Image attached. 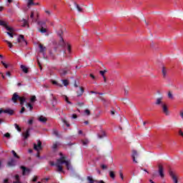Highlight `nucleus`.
I'll return each instance as SVG.
<instances>
[{
	"instance_id": "09e8293b",
	"label": "nucleus",
	"mask_w": 183,
	"mask_h": 183,
	"mask_svg": "<svg viewBox=\"0 0 183 183\" xmlns=\"http://www.w3.org/2000/svg\"><path fill=\"white\" fill-rule=\"evenodd\" d=\"M4 137H5L6 138H10L11 134H10L9 133H6V134H4Z\"/></svg>"
},
{
	"instance_id": "f704fd0d",
	"label": "nucleus",
	"mask_w": 183,
	"mask_h": 183,
	"mask_svg": "<svg viewBox=\"0 0 183 183\" xmlns=\"http://www.w3.org/2000/svg\"><path fill=\"white\" fill-rule=\"evenodd\" d=\"M30 101H31V102H35L36 101V97L31 96Z\"/></svg>"
},
{
	"instance_id": "6e6552de",
	"label": "nucleus",
	"mask_w": 183,
	"mask_h": 183,
	"mask_svg": "<svg viewBox=\"0 0 183 183\" xmlns=\"http://www.w3.org/2000/svg\"><path fill=\"white\" fill-rule=\"evenodd\" d=\"M34 149L37 151V152H39L42 149V142L41 141H38L37 145L36 144H34Z\"/></svg>"
},
{
	"instance_id": "69168bd1",
	"label": "nucleus",
	"mask_w": 183,
	"mask_h": 183,
	"mask_svg": "<svg viewBox=\"0 0 183 183\" xmlns=\"http://www.w3.org/2000/svg\"><path fill=\"white\" fill-rule=\"evenodd\" d=\"M0 11H4V7L3 6H0Z\"/></svg>"
},
{
	"instance_id": "0e129e2a",
	"label": "nucleus",
	"mask_w": 183,
	"mask_h": 183,
	"mask_svg": "<svg viewBox=\"0 0 183 183\" xmlns=\"http://www.w3.org/2000/svg\"><path fill=\"white\" fill-rule=\"evenodd\" d=\"M4 183H8V179H5L4 181Z\"/></svg>"
},
{
	"instance_id": "f257e3e1",
	"label": "nucleus",
	"mask_w": 183,
	"mask_h": 183,
	"mask_svg": "<svg viewBox=\"0 0 183 183\" xmlns=\"http://www.w3.org/2000/svg\"><path fill=\"white\" fill-rule=\"evenodd\" d=\"M59 155L61 157L59 159H57L56 164L54 162H50L49 164L51 167H54V165H55V167L57 168L56 169L57 172H64V167L62 166V164H65L66 169H69L70 164L69 162L65 159V157H64V154H62V153H60Z\"/></svg>"
},
{
	"instance_id": "f3484780",
	"label": "nucleus",
	"mask_w": 183,
	"mask_h": 183,
	"mask_svg": "<svg viewBox=\"0 0 183 183\" xmlns=\"http://www.w3.org/2000/svg\"><path fill=\"white\" fill-rule=\"evenodd\" d=\"M132 159H133V162L137 164V162H137V160H135V157H138V153L137 152V151L132 150Z\"/></svg>"
},
{
	"instance_id": "c9c22d12",
	"label": "nucleus",
	"mask_w": 183,
	"mask_h": 183,
	"mask_svg": "<svg viewBox=\"0 0 183 183\" xmlns=\"http://www.w3.org/2000/svg\"><path fill=\"white\" fill-rule=\"evenodd\" d=\"M81 142L83 145H88V144H89V141H88V139L82 140Z\"/></svg>"
},
{
	"instance_id": "9d476101",
	"label": "nucleus",
	"mask_w": 183,
	"mask_h": 183,
	"mask_svg": "<svg viewBox=\"0 0 183 183\" xmlns=\"http://www.w3.org/2000/svg\"><path fill=\"white\" fill-rule=\"evenodd\" d=\"M159 170V175L160 176L161 178H164V177H165V174H164V166H162V164H159L158 166Z\"/></svg>"
},
{
	"instance_id": "ddd939ff",
	"label": "nucleus",
	"mask_w": 183,
	"mask_h": 183,
	"mask_svg": "<svg viewBox=\"0 0 183 183\" xmlns=\"http://www.w3.org/2000/svg\"><path fill=\"white\" fill-rule=\"evenodd\" d=\"M6 31H9L6 32L7 35H9L11 38H14V29L11 27H6Z\"/></svg>"
},
{
	"instance_id": "39448f33",
	"label": "nucleus",
	"mask_w": 183,
	"mask_h": 183,
	"mask_svg": "<svg viewBox=\"0 0 183 183\" xmlns=\"http://www.w3.org/2000/svg\"><path fill=\"white\" fill-rule=\"evenodd\" d=\"M39 5H41V4L39 2L35 3V0H27V2H26L27 9H23V10L27 11L28 9H30L31 6H36Z\"/></svg>"
},
{
	"instance_id": "7ed1b4c3",
	"label": "nucleus",
	"mask_w": 183,
	"mask_h": 183,
	"mask_svg": "<svg viewBox=\"0 0 183 183\" xmlns=\"http://www.w3.org/2000/svg\"><path fill=\"white\" fill-rule=\"evenodd\" d=\"M18 99L20 102V105H24V104H25V101H26V97L25 96L19 97L18 93H14L12 96L11 101H13L14 104H16V102H18Z\"/></svg>"
},
{
	"instance_id": "c756f323",
	"label": "nucleus",
	"mask_w": 183,
	"mask_h": 183,
	"mask_svg": "<svg viewBox=\"0 0 183 183\" xmlns=\"http://www.w3.org/2000/svg\"><path fill=\"white\" fill-rule=\"evenodd\" d=\"M100 74L101 75L103 76L104 79V82H107V78H105V71H100Z\"/></svg>"
},
{
	"instance_id": "423d86ee",
	"label": "nucleus",
	"mask_w": 183,
	"mask_h": 183,
	"mask_svg": "<svg viewBox=\"0 0 183 183\" xmlns=\"http://www.w3.org/2000/svg\"><path fill=\"white\" fill-rule=\"evenodd\" d=\"M169 175L171 177L174 183H178L179 176L175 172L172 171V169H169Z\"/></svg>"
},
{
	"instance_id": "5701e85b",
	"label": "nucleus",
	"mask_w": 183,
	"mask_h": 183,
	"mask_svg": "<svg viewBox=\"0 0 183 183\" xmlns=\"http://www.w3.org/2000/svg\"><path fill=\"white\" fill-rule=\"evenodd\" d=\"M39 48L40 49V52H41L42 54H44V52L46 51V47L44 46L41 44L39 45Z\"/></svg>"
},
{
	"instance_id": "a878e982",
	"label": "nucleus",
	"mask_w": 183,
	"mask_h": 183,
	"mask_svg": "<svg viewBox=\"0 0 183 183\" xmlns=\"http://www.w3.org/2000/svg\"><path fill=\"white\" fill-rule=\"evenodd\" d=\"M39 121H40V122H46L47 119H46V117H45L44 116H41L39 118Z\"/></svg>"
},
{
	"instance_id": "412c9836",
	"label": "nucleus",
	"mask_w": 183,
	"mask_h": 183,
	"mask_svg": "<svg viewBox=\"0 0 183 183\" xmlns=\"http://www.w3.org/2000/svg\"><path fill=\"white\" fill-rule=\"evenodd\" d=\"M40 25L41 26V28L40 29V32H41V34H45V32H46V29L44 27L45 23H41Z\"/></svg>"
},
{
	"instance_id": "cd10ccee",
	"label": "nucleus",
	"mask_w": 183,
	"mask_h": 183,
	"mask_svg": "<svg viewBox=\"0 0 183 183\" xmlns=\"http://www.w3.org/2000/svg\"><path fill=\"white\" fill-rule=\"evenodd\" d=\"M3 41L4 42H6V44H7L9 47L12 48V46H14V45H12V43H11V41L8 40H3Z\"/></svg>"
},
{
	"instance_id": "49530a36",
	"label": "nucleus",
	"mask_w": 183,
	"mask_h": 183,
	"mask_svg": "<svg viewBox=\"0 0 183 183\" xmlns=\"http://www.w3.org/2000/svg\"><path fill=\"white\" fill-rule=\"evenodd\" d=\"M53 134L54 135H56V137H59V135L58 134V131L57 130H54Z\"/></svg>"
},
{
	"instance_id": "c85d7f7f",
	"label": "nucleus",
	"mask_w": 183,
	"mask_h": 183,
	"mask_svg": "<svg viewBox=\"0 0 183 183\" xmlns=\"http://www.w3.org/2000/svg\"><path fill=\"white\" fill-rule=\"evenodd\" d=\"M45 14H46V16H51V10L45 9L44 10Z\"/></svg>"
},
{
	"instance_id": "0eeeda50",
	"label": "nucleus",
	"mask_w": 183,
	"mask_h": 183,
	"mask_svg": "<svg viewBox=\"0 0 183 183\" xmlns=\"http://www.w3.org/2000/svg\"><path fill=\"white\" fill-rule=\"evenodd\" d=\"M17 41H18L19 44H21V45L23 46H25L28 44L26 42V41L25 40V37L22 34L19 36V38H18Z\"/></svg>"
},
{
	"instance_id": "6ab92c4d",
	"label": "nucleus",
	"mask_w": 183,
	"mask_h": 183,
	"mask_svg": "<svg viewBox=\"0 0 183 183\" xmlns=\"http://www.w3.org/2000/svg\"><path fill=\"white\" fill-rule=\"evenodd\" d=\"M98 137H99V138H104V137H107V134L105 133V132L104 130H101L98 133Z\"/></svg>"
},
{
	"instance_id": "864d4df0",
	"label": "nucleus",
	"mask_w": 183,
	"mask_h": 183,
	"mask_svg": "<svg viewBox=\"0 0 183 183\" xmlns=\"http://www.w3.org/2000/svg\"><path fill=\"white\" fill-rule=\"evenodd\" d=\"M119 175H120V177L122 178V179H124V174H122V172H119Z\"/></svg>"
},
{
	"instance_id": "4d7b16f0",
	"label": "nucleus",
	"mask_w": 183,
	"mask_h": 183,
	"mask_svg": "<svg viewBox=\"0 0 183 183\" xmlns=\"http://www.w3.org/2000/svg\"><path fill=\"white\" fill-rule=\"evenodd\" d=\"M0 75H1V78H3V79H5V75H4L2 72H0Z\"/></svg>"
},
{
	"instance_id": "f03ea898",
	"label": "nucleus",
	"mask_w": 183,
	"mask_h": 183,
	"mask_svg": "<svg viewBox=\"0 0 183 183\" xmlns=\"http://www.w3.org/2000/svg\"><path fill=\"white\" fill-rule=\"evenodd\" d=\"M162 97L158 98L156 99L155 104L156 105H161L162 111L164 115H169V110L168 109V105L167 103L162 101Z\"/></svg>"
},
{
	"instance_id": "473e14b6",
	"label": "nucleus",
	"mask_w": 183,
	"mask_h": 183,
	"mask_svg": "<svg viewBox=\"0 0 183 183\" xmlns=\"http://www.w3.org/2000/svg\"><path fill=\"white\" fill-rule=\"evenodd\" d=\"M84 114H85V115L89 116V115H91V111H89V109H86L84 110Z\"/></svg>"
},
{
	"instance_id": "13d9d810",
	"label": "nucleus",
	"mask_w": 183,
	"mask_h": 183,
	"mask_svg": "<svg viewBox=\"0 0 183 183\" xmlns=\"http://www.w3.org/2000/svg\"><path fill=\"white\" fill-rule=\"evenodd\" d=\"M180 117L183 119V110L180 111Z\"/></svg>"
},
{
	"instance_id": "8fccbe9b",
	"label": "nucleus",
	"mask_w": 183,
	"mask_h": 183,
	"mask_svg": "<svg viewBox=\"0 0 183 183\" xmlns=\"http://www.w3.org/2000/svg\"><path fill=\"white\" fill-rule=\"evenodd\" d=\"M73 119H76V118H78V116L76 114H72Z\"/></svg>"
},
{
	"instance_id": "052dcab7",
	"label": "nucleus",
	"mask_w": 183,
	"mask_h": 183,
	"mask_svg": "<svg viewBox=\"0 0 183 183\" xmlns=\"http://www.w3.org/2000/svg\"><path fill=\"white\" fill-rule=\"evenodd\" d=\"M90 76H91V78H92V79H95V76H94L93 74H90Z\"/></svg>"
},
{
	"instance_id": "7c9ffc66",
	"label": "nucleus",
	"mask_w": 183,
	"mask_h": 183,
	"mask_svg": "<svg viewBox=\"0 0 183 183\" xmlns=\"http://www.w3.org/2000/svg\"><path fill=\"white\" fill-rule=\"evenodd\" d=\"M64 86H68L69 81L67 79L62 80Z\"/></svg>"
},
{
	"instance_id": "774afa93",
	"label": "nucleus",
	"mask_w": 183,
	"mask_h": 183,
	"mask_svg": "<svg viewBox=\"0 0 183 183\" xmlns=\"http://www.w3.org/2000/svg\"><path fill=\"white\" fill-rule=\"evenodd\" d=\"M98 183H104V181H99Z\"/></svg>"
},
{
	"instance_id": "a19ab883",
	"label": "nucleus",
	"mask_w": 183,
	"mask_h": 183,
	"mask_svg": "<svg viewBox=\"0 0 183 183\" xmlns=\"http://www.w3.org/2000/svg\"><path fill=\"white\" fill-rule=\"evenodd\" d=\"M76 9L79 11V12H82V8H81L79 5L76 4Z\"/></svg>"
},
{
	"instance_id": "f8f14e48",
	"label": "nucleus",
	"mask_w": 183,
	"mask_h": 183,
	"mask_svg": "<svg viewBox=\"0 0 183 183\" xmlns=\"http://www.w3.org/2000/svg\"><path fill=\"white\" fill-rule=\"evenodd\" d=\"M162 74L163 78H167V75H168V69L165 66H162Z\"/></svg>"
},
{
	"instance_id": "1a4fd4ad",
	"label": "nucleus",
	"mask_w": 183,
	"mask_h": 183,
	"mask_svg": "<svg viewBox=\"0 0 183 183\" xmlns=\"http://www.w3.org/2000/svg\"><path fill=\"white\" fill-rule=\"evenodd\" d=\"M2 112H4V114H9V115H13L14 114V110L11 109H6L4 110L0 109V114H2ZM2 122V119H0V124Z\"/></svg>"
},
{
	"instance_id": "37998d69",
	"label": "nucleus",
	"mask_w": 183,
	"mask_h": 183,
	"mask_svg": "<svg viewBox=\"0 0 183 183\" xmlns=\"http://www.w3.org/2000/svg\"><path fill=\"white\" fill-rule=\"evenodd\" d=\"M101 168H102V169H107L108 168V166H107L105 164H102Z\"/></svg>"
},
{
	"instance_id": "338daca9",
	"label": "nucleus",
	"mask_w": 183,
	"mask_h": 183,
	"mask_svg": "<svg viewBox=\"0 0 183 183\" xmlns=\"http://www.w3.org/2000/svg\"><path fill=\"white\" fill-rule=\"evenodd\" d=\"M79 134H82V131H81V130H79Z\"/></svg>"
},
{
	"instance_id": "3c124183",
	"label": "nucleus",
	"mask_w": 183,
	"mask_h": 183,
	"mask_svg": "<svg viewBox=\"0 0 183 183\" xmlns=\"http://www.w3.org/2000/svg\"><path fill=\"white\" fill-rule=\"evenodd\" d=\"M30 18H31V19H34V11H31Z\"/></svg>"
},
{
	"instance_id": "6e6d98bb",
	"label": "nucleus",
	"mask_w": 183,
	"mask_h": 183,
	"mask_svg": "<svg viewBox=\"0 0 183 183\" xmlns=\"http://www.w3.org/2000/svg\"><path fill=\"white\" fill-rule=\"evenodd\" d=\"M51 83H52L54 85H57V84H58V83H57L56 81H55V80L51 81Z\"/></svg>"
},
{
	"instance_id": "ea45409f",
	"label": "nucleus",
	"mask_w": 183,
	"mask_h": 183,
	"mask_svg": "<svg viewBox=\"0 0 183 183\" xmlns=\"http://www.w3.org/2000/svg\"><path fill=\"white\" fill-rule=\"evenodd\" d=\"M1 64H2L3 66H4V68H6V69H7L8 66H9V64H6L5 62H4V61H1Z\"/></svg>"
},
{
	"instance_id": "aec40b11",
	"label": "nucleus",
	"mask_w": 183,
	"mask_h": 183,
	"mask_svg": "<svg viewBox=\"0 0 183 183\" xmlns=\"http://www.w3.org/2000/svg\"><path fill=\"white\" fill-rule=\"evenodd\" d=\"M20 68L22 69L23 72H24V74H28V72H29L28 68L25 66V65H21Z\"/></svg>"
},
{
	"instance_id": "4468645a",
	"label": "nucleus",
	"mask_w": 183,
	"mask_h": 183,
	"mask_svg": "<svg viewBox=\"0 0 183 183\" xmlns=\"http://www.w3.org/2000/svg\"><path fill=\"white\" fill-rule=\"evenodd\" d=\"M22 172H23V175H28L29 174V172H31V170L29 169H26V167L21 166V167Z\"/></svg>"
},
{
	"instance_id": "a211bd4d",
	"label": "nucleus",
	"mask_w": 183,
	"mask_h": 183,
	"mask_svg": "<svg viewBox=\"0 0 183 183\" xmlns=\"http://www.w3.org/2000/svg\"><path fill=\"white\" fill-rule=\"evenodd\" d=\"M24 139L29 138V129H28L24 133H22Z\"/></svg>"
},
{
	"instance_id": "e433bc0d",
	"label": "nucleus",
	"mask_w": 183,
	"mask_h": 183,
	"mask_svg": "<svg viewBox=\"0 0 183 183\" xmlns=\"http://www.w3.org/2000/svg\"><path fill=\"white\" fill-rule=\"evenodd\" d=\"M168 98L169 99H174V96L172 95V93H171V92L168 93Z\"/></svg>"
},
{
	"instance_id": "2f4dec72",
	"label": "nucleus",
	"mask_w": 183,
	"mask_h": 183,
	"mask_svg": "<svg viewBox=\"0 0 183 183\" xmlns=\"http://www.w3.org/2000/svg\"><path fill=\"white\" fill-rule=\"evenodd\" d=\"M13 155H14V158H17V159H19V156H18V154H16V152H15V151H11Z\"/></svg>"
},
{
	"instance_id": "680f3d73",
	"label": "nucleus",
	"mask_w": 183,
	"mask_h": 183,
	"mask_svg": "<svg viewBox=\"0 0 183 183\" xmlns=\"http://www.w3.org/2000/svg\"><path fill=\"white\" fill-rule=\"evenodd\" d=\"M79 107H82L84 105V103H78Z\"/></svg>"
},
{
	"instance_id": "72a5a7b5",
	"label": "nucleus",
	"mask_w": 183,
	"mask_h": 183,
	"mask_svg": "<svg viewBox=\"0 0 183 183\" xmlns=\"http://www.w3.org/2000/svg\"><path fill=\"white\" fill-rule=\"evenodd\" d=\"M14 127H15L16 129H17V131H19V132H21V127H19V125H18L17 124H15Z\"/></svg>"
},
{
	"instance_id": "4c0bfd02",
	"label": "nucleus",
	"mask_w": 183,
	"mask_h": 183,
	"mask_svg": "<svg viewBox=\"0 0 183 183\" xmlns=\"http://www.w3.org/2000/svg\"><path fill=\"white\" fill-rule=\"evenodd\" d=\"M64 100L66 101V102H67V104H72L71 102H69L68 97L64 96Z\"/></svg>"
},
{
	"instance_id": "9b49d317",
	"label": "nucleus",
	"mask_w": 183,
	"mask_h": 183,
	"mask_svg": "<svg viewBox=\"0 0 183 183\" xmlns=\"http://www.w3.org/2000/svg\"><path fill=\"white\" fill-rule=\"evenodd\" d=\"M85 92V90L84 89V87L80 86L77 90H76V94H77V97H82V95H84V92Z\"/></svg>"
},
{
	"instance_id": "bb28decb",
	"label": "nucleus",
	"mask_w": 183,
	"mask_h": 183,
	"mask_svg": "<svg viewBox=\"0 0 183 183\" xmlns=\"http://www.w3.org/2000/svg\"><path fill=\"white\" fill-rule=\"evenodd\" d=\"M109 177H110V178H112V179H115V172L110 171Z\"/></svg>"
},
{
	"instance_id": "a18cd8bd",
	"label": "nucleus",
	"mask_w": 183,
	"mask_h": 183,
	"mask_svg": "<svg viewBox=\"0 0 183 183\" xmlns=\"http://www.w3.org/2000/svg\"><path fill=\"white\" fill-rule=\"evenodd\" d=\"M62 121H63L64 124H65V125H66V127H69V124H68V122H66V120L63 119Z\"/></svg>"
},
{
	"instance_id": "2eb2a0df",
	"label": "nucleus",
	"mask_w": 183,
	"mask_h": 183,
	"mask_svg": "<svg viewBox=\"0 0 183 183\" xmlns=\"http://www.w3.org/2000/svg\"><path fill=\"white\" fill-rule=\"evenodd\" d=\"M7 165L8 167H15V165H16V162H15V159H11L8 162Z\"/></svg>"
},
{
	"instance_id": "20e7f679",
	"label": "nucleus",
	"mask_w": 183,
	"mask_h": 183,
	"mask_svg": "<svg viewBox=\"0 0 183 183\" xmlns=\"http://www.w3.org/2000/svg\"><path fill=\"white\" fill-rule=\"evenodd\" d=\"M59 45L60 46L66 47L68 53L66 54V50L64 51V54H66L65 56H69V55H71L72 50H71V44L69 43L65 44V41H64V39H61L59 43Z\"/></svg>"
},
{
	"instance_id": "79ce46f5",
	"label": "nucleus",
	"mask_w": 183,
	"mask_h": 183,
	"mask_svg": "<svg viewBox=\"0 0 183 183\" xmlns=\"http://www.w3.org/2000/svg\"><path fill=\"white\" fill-rule=\"evenodd\" d=\"M38 181V176H34V178L32 179L33 182H36Z\"/></svg>"
},
{
	"instance_id": "4be33fe9",
	"label": "nucleus",
	"mask_w": 183,
	"mask_h": 183,
	"mask_svg": "<svg viewBox=\"0 0 183 183\" xmlns=\"http://www.w3.org/2000/svg\"><path fill=\"white\" fill-rule=\"evenodd\" d=\"M21 26H27V28H29V24H28V21L25 19H23L21 23Z\"/></svg>"
},
{
	"instance_id": "c03bdc74",
	"label": "nucleus",
	"mask_w": 183,
	"mask_h": 183,
	"mask_svg": "<svg viewBox=\"0 0 183 183\" xmlns=\"http://www.w3.org/2000/svg\"><path fill=\"white\" fill-rule=\"evenodd\" d=\"M58 148V143H55L53 144V149H56Z\"/></svg>"
},
{
	"instance_id": "58836bf2",
	"label": "nucleus",
	"mask_w": 183,
	"mask_h": 183,
	"mask_svg": "<svg viewBox=\"0 0 183 183\" xmlns=\"http://www.w3.org/2000/svg\"><path fill=\"white\" fill-rule=\"evenodd\" d=\"M27 107H29L30 111H32V109H34V107H32V104H31L30 103H27Z\"/></svg>"
},
{
	"instance_id": "603ef678",
	"label": "nucleus",
	"mask_w": 183,
	"mask_h": 183,
	"mask_svg": "<svg viewBox=\"0 0 183 183\" xmlns=\"http://www.w3.org/2000/svg\"><path fill=\"white\" fill-rule=\"evenodd\" d=\"M33 122H34V119H31L29 120V125H32Z\"/></svg>"
},
{
	"instance_id": "dca6fc26",
	"label": "nucleus",
	"mask_w": 183,
	"mask_h": 183,
	"mask_svg": "<svg viewBox=\"0 0 183 183\" xmlns=\"http://www.w3.org/2000/svg\"><path fill=\"white\" fill-rule=\"evenodd\" d=\"M67 73L68 70H66V69H61L59 70V74L61 76H65V75H66Z\"/></svg>"
},
{
	"instance_id": "393cba45",
	"label": "nucleus",
	"mask_w": 183,
	"mask_h": 183,
	"mask_svg": "<svg viewBox=\"0 0 183 183\" xmlns=\"http://www.w3.org/2000/svg\"><path fill=\"white\" fill-rule=\"evenodd\" d=\"M13 183H21V179H19V175H15V181Z\"/></svg>"
},
{
	"instance_id": "bf43d9fd",
	"label": "nucleus",
	"mask_w": 183,
	"mask_h": 183,
	"mask_svg": "<svg viewBox=\"0 0 183 183\" xmlns=\"http://www.w3.org/2000/svg\"><path fill=\"white\" fill-rule=\"evenodd\" d=\"M6 75H7L8 76H11V71H7L6 73Z\"/></svg>"
},
{
	"instance_id": "5fc2aeb1",
	"label": "nucleus",
	"mask_w": 183,
	"mask_h": 183,
	"mask_svg": "<svg viewBox=\"0 0 183 183\" xmlns=\"http://www.w3.org/2000/svg\"><path fill=\"white\" fill-rule=\"evenodd\" d=\"M24 112H25V107H23L21 108V110L20 113H21V114H24Z\"/></svg>"
},
{
	"instance_id": "b1692460",
	"label": "nucleus",
	"mask_w": 183,
	"mask_h": 183,
	"mask_svg": "<svg viewBox=\"0 0 183 183\" xmlns=\"http://www.w3.org/2000/svg\"><path fill=\"white\" fill-rule=\"evenodd\" d=\"M0 25H1V26H4V28L6 29V27L9 28V26L8 25H6V22H5L4 21L0 20Z\"/></svg>"
},
{
	"instance_id": "de8ad7c7",
	"label": "nucleus",
	"mask_w": 183,
	"mask_h": 183,
	"mask_svg": "<svg viewBox=\"0 0 183 183\" xmlns=\"http://www.w3.org/2000/svg\"><path fill=\"white\" fill-rule=\"evenodd\" d=\"M179 135H180V137H182V138H183V132H182V129L179 130Z\"/></svg>"
},
{
	"instance_id": "e2e57ef3",
	"label": "nucleus",
	"mask_w": 183,
	"mask_h": 183,
	"mask_svg": "<svg viewBox=\"0 0 183 183\" xmlns=\"http://www.w3.org/2000/svg\"><path fill=\"white\" fill-rule=\"evenodd\" d=\"M57 86H60V88H62V84H58V83H57Z\"/></svg>"
}]
</instances>
